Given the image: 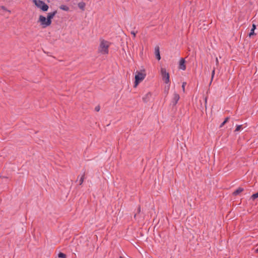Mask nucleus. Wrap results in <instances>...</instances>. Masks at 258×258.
Returning a JSON list of instances; mask_svg holds the SVG:
<instances>
[{
	"label": "nucleus",
	"instance_id": "nucleus-12",
	"mask_svg": "<svg viewBox=\"0 0 258 258\" xmlns=\"http://www.w3.org/2000/svg\"><path fill=\"white\" fill-rule=\"evenodd\" d=\"M78 7L82 10H84L85 4L84 2H81L78 4Z\"/></svg>",
	"mask_w": 258,
	"mask_h": 258
},
{
	"label": "nucleus",
	"instance_id": "nucleus-17",
	"mask_svg": "<svg viewBox=\"0 0 258 258\" xmlns=\"http://www.w3.org/2000/svg\"><path fill=\"white\" fill-rule=\"evenodd\" d=\"M241 127H242V125H237L236 129L235 130V132H238V131H240L241 128Z\"/></svg>",
	"mask_w": 258,
	"mask_h": 258
},
{
	"label": "nucleus",
	"instance_id": "nucleus-10",
	"mask_svg": "<svg viewBox=\"0 0 258 258\" xmlns=\"http://www.w3.org/2000/svg\"><path fill=\"white\" fill-rule=\"evenodd\" d=\"M243 191V188L241 187L238 188L234 192H233V195L236 196L239 194L240 192Z\"/></svg>",
	"mask_w": 258,
	"mask_h": 258
},
{
	"label": "nucleus",
	"instance_id": "nucleus-2",
	"mask_svg": "<svg viewBox=\"0 0 258 258\" xmlns=\"http://www.w3.org/2000/svg\"><path fill=\"white\" fill-rule=\"evenodd\" d=\"M110 42L104 39H100V44L98 46V51L103 55H107L109 53V47Z\"/></svg>",
	"mask_w": 258,
	"mask_h": 258
},
{
	"label": "nucleus",
	"instance_id": "nucleus-20",
	"mask_svg": "<svg viewBox=\"0 0 258 258\" xmlns=\"http://www.w3.org/2000/svg\"><path fill=\"white\" fill-rule=\"evenodd\" d=\"M215 70L214 69H213V70L212 71V78H211V82L212 81V80L213 79V78H214V75H215Z\"/></svg>",
	"mask_w": 258,
	"mask_h": 258
},
{
	"label": "nucleus",
	"instance_id": "nucleus-25",
	"mask_svg": "<svg viewBox=\"0 0 258 258\" xmlns=\"http://www.w3.org/2000/svg\"><path fill=\"white\" fill-rule=\"evenodd\" d=\"M216 64H218L219 63V61L217 57L216 58Z\"/></svg>",
	"mask_w": 258,
	"mask_h": 258
},
{
	"label": "nucleus",
	"instance_id": "nucleus-3",
	"mask_svg": "<svg viewBox=\"0 0 258 258\" xmlns=\"http://www.w3.org/2000/svg\"><path fill=\"white\" fill-rule=\"evenodd\" d=\"M146 77V73L145 70L136 71L135 76L134 87L136 88L145 79Z\"/></svg>",
	"mask_w": 258,
	"mask_h": 258
},
{
	"label": "nucleus",
	"instance_id": "nucleus-24",
	"mask_svg": "<svg viewBox=\"0 0 258 258\" xmlns=\"http://www.w3.org/2000/svg\"><path fill=\"white\" fill-rule=\"evenodd\" d=\"M255 28H256V26H255V24H253V25H252V28H251V29H253V30H255Z\"/></svg>",
	"mask_w": 258,
	"mask_h": 258
},
{
	"label": "nucleus",
	"instance_id": "nucleus-16",
	"mask_svg": "<svg viewBox=\"0 0 258 258\" xmlns=\"http://www.w3.org/2000/svg\"><path fill=\"white\" fill-rule=\"evenodd\" d=\"M258 197V192L254 194H253L251 197V198L254 200H255L256 198H257Z\"/></svg>",
	"mask_w": 258,
	"mask_h": 258
},
{
	"label": "nucleus",
	"instance_id": "nucleus-21",
	"mask_svg": "<svg viewBox=\"0 0 258 258\" xmlns=\"http://www.w3.org/2000/svg\"><path fill=\"white\" fill-rule=\"evenodd\" d=\"M186 85V83L185 82H183L182 83V90L183 92H184V90H185V86Z\"/></svg>",
	"mask_w": 258,
	"mask_h": 258
},
{
	"label": "nucleus",
	"instance_id": "nucleus-7",
	"mask_svg": "<svg viewBox=\"0 0 258 258\" xmlns=\"http://www.w3.org/2000/svg\"><path fill=\"white\" fill-rule=\"evenodd\" d=\"M180 97L179 94H178L177 93H174L173 94V98L172 99V103L174 105H176L178 100H179Z\"/></svg>",
	"mask_w": 258,
	"mask_h": 258
},
{
	"label": "nucleus",
	"instance_id": "nucleus-4",
	"mask_svg": "<svg viewBox=\"0 0 258 258\" xmlns=\"http://www.w3.org/2000/svg\"><path fill=\"white\" fill-rule=\"evenodd\" d=\"M160 73L163 81L165 83L167 84V89L168 91L169 89L170 85L169 74L166 71V70L163 68H161Z\"/></svg>",
	"mask_w": 258,
	"mask_h": 258
},
{
	"label": "nucleus",
	"instance_id": "nucleus-9",
	"mask_svg": "<svg viewBox=\"0 0 258 258\" xmlns=\"http://www.w3.org/2000/svg\"><path fill=\"white\" fill-rule=\"evenodd\" d=\"M155 54L156 58L159 60L161 59V56L160 54V49L158 46H157L155 48Z\"/></svg>",
	"mask_w": 258,
	"mask_h": 258
},
{
	"label": "nucleus",
	"instance_id": "nucleus-27",
	"mask_svg": "<svg viewBox=\"0 0 258 258\" xmlns=\"http://www.w3.org/2000/svg\"><path fill=\"white\" fill-rule=\"evenodd\" d=\"M136 214H135L134 216V218H136Z\"/></svg>",
	"mask_w": 258,
	"mask_h": 258
},
{
	"label": "nucleus",
	"instance_id": "nucleus-14",
	"mask_svg": "<svg viewBox=\"0 0 258 258\" xmlns=\"http://www.w3.org/2000/svg\"><path fill=\"white\" fill-rule=\"evenodd\" d=\"M58 256L60 258H66V255L62 252H59L58 254Z\"/></svg>",
	"mask_w": 258,
	"mask_h": 258
},
{
	"label": "nucleus",
	"instance_id": "nucleus-29",
	"mask_svg": "<svg viewBox=\"0 0 258 258\" xmlns=\"http://www.w3.org/2000/svg\"><path fill=\"white\" fill-rule=\"evenodd\" d=\"M120 258H122V257L121 256H120Z\"/></svg>",
	"mask_w": 258,
	"mask_h": 258
},
{
	"label": "nucleus",
	"instance_id": "nucleus-11",
	"mask_svg": "<svg viewBox=\"0 0 258 258\" xmlns=\"http://www.w3.org/2000/svg\"><path fill=\"white\" fill-rule=\"evenodd\" d=\"M60 9L65 11H68L69 10V7L64 5H61L60 6Z\"/></svg>",
	"mask_w": 258,
	"mask_h": 258
},
{
	"label": "nucleus",
	"instance_id": "nucleus-6",
	"mask_svg": "<svg viewBox=\"0 0 258 258\" xmlns=\"http://www.w3.org/2000/svg\"><path fill=\"white\" fill-rule=\"evenodd\" d=\"M152 96V93L151 92H148L143 96L142 100L144 102L147 103L150 100Z\"/></svg>",
	"mask_w": 258,
	"mask_h": 258
},
{
	"label": "nucleus",
	"instance_id": "nucleus-19",
	"mask_svg": "<svg viewBox=\"0 0 258 258\" xmlns=\"http://www.w3.org/2000/svg\"><path fill=\"white\" fill-rule=\"evenodd\" d=\"M84 179V175H82L80 179V184L83 183Z\"/></svg>",
	"mask_w": 258,
	"mask_h": 258
},
{
	"label": "nucleus",
	"instance_id": "nucleus-15",
	"mask_svg": "<svg viewBox=\"0 0 258 258\" xmlns=\"http://www.w3.org/2000/svg\"><path fill=\"white\" fill-rule=\"evenodd\" d=\"M228 119L229 117L226 118L225 120L220 124V127H223L224 125L228 121Z\"/></svg>",
	"mask_w": 258,
	"mask_h": 258
},
{
	"label": "nucleus",
	"instance_id": "nucleus-18",
	"mask_svg": "<svg viewBox=\"0 0 258 258\" xmlns=\"http://www.w3.org/2000/svg\"><path fill=\"white\" fill-rule=\"evenodd\" d=\"M254 34V30L253 29H251L250 33H249V36L251 37L252 35Z\"/></svg>",
	"mask_w": 258,
	"mask_h": 258
},
{
	"label": "nucleus",
	"instance_id": "nucleus-13",
	"mask_svg": "<svg viewBox=\"0 0 258 258\" xmlns=\"http://www.w3.org/2000/svg\"><path fill=\"white\" fill-rule=\"evenodd\" d=\"M0 10H2L3 12H8L9 13H11V11L8 10L5 7L3 6H0Z\"/></svg>",
	"mask_w": 258,
	"mask_h": 258
},
{
	"label": "nucleus",
	"instance_id": "nucleus-23",
	"mask_svg": "<svg viewBox=\"0 0 258 258\" xmlns=\"http://www.w3.org/2000/svg\"><path fill=\"white\" fill-rule=\"evenodd\" d=\"M100 110V107L99 106H97L95 107V110L97 111H99Z\"/></svg>",
	"mask_w": 258,
	"mask_h": 258
},
{
	"label": "nucleus",
	"instance_id": "nucleus-28",
	"mask_svg": "<svg viewBox=\"0 0 258 258\" xmlns=\"http://www.w3.org/2000/svg\"><path fill=\"white\" fill-rule=\"evenodd\" d=\"M256 252H258V248L256 250Z\"/></svg>",
	"mask_w": 258,
	"mask_h": 258
},
{
	"label": "nucleus",
	"instance_id": "nucleus-22",
	"mask_svg": "<svg viewBox=\"0 0 258 258\" xmlns=\"http://www.w3.org/2000/svg\"><path fill=\"white\" fill-rule=\"evenodd\" d=\"M131 34L133 35L134 37H135L136 36V33L135 31H132Z\"/></svg>",
	"mask_w": 258,
	"mask_h": 258
},
{
	"label": "nucleus",
	"instance_id": "nucleus-5",
	"mask_svg": "<svg viewBox=\"0 0 258 258\" xmlns=\"http://www.w3.org/2000/svg\"><path fill=\"white\" fill-rule=\"evenodd\" d=\"M33 3L38 8L40 9L43 12L47 11L49 8L48 6L42 1L33 0Z\"/></svg>",
	"mask_w": 258,
	"mask_h": 258
},
{
	"label": "nucleus",
	"instance_id": "nucleus-8",
	"mask_svg": "<svg viewBox=\"0 0 258 258\" xmlns=\"http://www.w3.org/2000/svg\"><path fill=\"white\" fill-rule=\"evenodd\" d=\"M185 60L183 58H181L179 62V69L180 70L184 71L186 69V66L185 64Z\"/></svg>",
	"mask_w": 258,
	"mask_h": 258
},
{
	"label": "nucleus",
	"instance_id": "nucleus-26",
	"mask_svg": "<svg viewBox=\"0 0 258 258\" xmlns=\"http://www.w3.org/2000/svg\"><path fill=\"white\" fill-rule=\"evenodd\" d=\"M138 211H139V212H140V207L138 208Z\"/></svg>",
	"mask_w": 258,
	"mask_h": 258
},
{
	"label": "nucleus",
	"instance_id": "nucleus-1",
	"mask_svg": "<svg viewBox=\"0 0 258 258\" xmlns=\"http://www.w3.org/2000/svg\"><path fill=\"white\" fill-rule=\"evenodd\" d=\"M56 13V11L48 13L46 17L43 15H40L38 18V22L42 28H45L51 24L52 19Z\"/></svg>",
	"mask_w": 258,
	"mask_h": 258
}]
</instances>
